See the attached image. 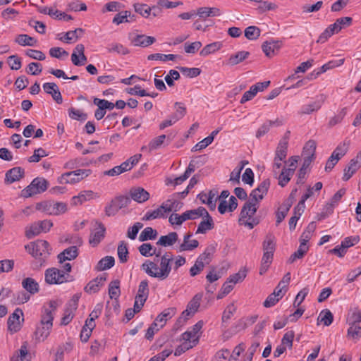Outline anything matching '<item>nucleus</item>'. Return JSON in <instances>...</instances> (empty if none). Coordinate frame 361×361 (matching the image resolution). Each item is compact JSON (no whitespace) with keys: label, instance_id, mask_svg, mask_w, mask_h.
<instances>
[{"label":"nucleus","instance_id":"9","mask_svg":"<svg viewBox=\"0 0 361 361\" xmlns=\"http://www.w3.org/2000/svg\"><path fill=\"white\" fill-rule=\"evenodd\" d=\"M48 182H31L30 184L21 191V196L30 197L47 189Z\"/></svg>","mask_w":361,"mask_h":361},{"label":"nucleus","instance_id":"24","mask_svg":"<svg viewBox=\"0 0 361 361\" xmlns=\"http://www.w3.org/2000/svg\"><path fill=\"white\" fill-rule=\"evenodd\" d=\"M324 99L322 97L320 99L311 102L309 104H305L301 107V114H310L314 111H318L322 106Z\"/></svg>","mask_w":361,"mask_h":361},{"label":"nucleus","instance_id":"32","mask_svg":"<svg viewBox=\"0 0 361 361\" xmlns=\"http://www.w3.org/2000/svg\"><path fill=\"white\" fill-rule=\"evenodd\" d=\"M192 233H188L185 235L183 242L180 245L179 250L180 252L192 250L199 246V242L197 240H192L191 244H189V239L192 237Z\"/></svg>","mask_w":361,"mask_h":361},{"label":"nucleus","instance_id":"27","mask_svg":"<svg viewBox=\"0 0 361 361\" xmlns=\"http://www.w3.org/2000/svg\"><path fill=\"white\" fill-rule=\"evenodd\" d=\"M176 313V307L166 308L156 317L154 322H156L157 324L159 322L161 324L160 328H162L165 325L167 319L171 318L175 315Z\"/></svg>","mask_w":361,"mask_h":361},{"label":"nucleus","instance_id":"11","mask_svg":"<svg viewBox=\"0 0 361 361\" xmlns=\"http://www.w3.org/2000/svg\"><path fill=\"white\" fill-rule=\"evenodd\" d=\"M345 59H334L328 61L327 63H324L323 66L320 67V68L317 71L314 70L312 73L310 74L308 76L309 79H315L317 78L320 74L324 73L326 72L329 70L339 67L342 66L344 63Z\"/></svg>","mask_w":361,"mask_h":361},{"label":"nucleus","instance_id":"40","mask_svg":"<svg viewBox=\"0 0 361 361\" xmlns=\"http://www.w3.org/2000/svg\"><path fill=\"white\" fill-rule=\"evenodd\" d=\"M118 257L121 263H126L128 259V250L127 243L125 241H121L117 249Z\"/></svg>","mask_w":361,"mask_h":361},{"label":"nucleus","instance_id":"31","mask_svg":"<svg viewBox=\"0 0 361 361\" xmlns=\"http://www.w3.org/2000/svg\"><path fill=\"white\" fill-rule=\"evenodd\" d=\"M168 210L164 207L159 206L157 209L153 211H148L146 212L145 216L142 217L143 221H150L157 218H165L166 211Z\"/></svg>","mask_w":361,"mask_h":361},{"label":"nucleus","instance_id":"35","mask_svg":"<svg viewBox=\"0 0 361 361\" xmlns=\"http://www.w3.org/2000/svg\"><path fill=\"white\" fill-rule=\"evenodd\" d=\"M223 47L221 42H214L211 44H207L200 51V54L202 56H207L209 54H214L220 50Z\"/></svg>","mask_w":361,"mask_h":361},{"label":"nucleus","instance_id":"23","mask_svg":"<svg viewBox=\"0 0 361 361\" xmlns=\"http://www.w3.org/2000/svg\"><path fill=\"white\" fill-rule=\"evenodd\" d=\"M250 56V52L247 51H240L235 54H231L226 64L228 66H235L246 60Z\"/></svg>","mask_w":361,"mask_h":361},{"label":"nucleus","instance_id":"25","mask_svg":"<svg viewBox=\"0 0 361 361\" xmlns=\"http://www.w3.org/2000/svg\"><path fill=\"white\" fill-rule=\"evenodd\" d=\"M178 239V235L176 232H170L166 235H161L157 242V245L168 247L173 245Z\"/></svg>","mask_w":361,"mask_h":361},{"label":"nucleus","instance_id":"57","mask_svg":"<svg viewBox=\"0 0 361 361\" xmlns=\"http://www.w3.org/2000/svg\"><path fill=\"white\" fill-rule=\"evenodd\" d=\"M90 170L78 169V170L65 173L61 176V178L63 179H65L66 178L70 177L71 176H80L81 179H83L88 176V175L90 174Z\"/></svg>","mask_w":361,"mask_h":361},{"label":"nucleus","instance_id":"58","mask_svg":"<svg viewBox=\"0 0 361 361\" xmlns=\"http://www.w3.org/2000/svg\"><path fill=\"white\" fill-rule=\"evenodd\" d=\"M237 307L235 306L233 303H231L228 305H227L226 308L223 312L222 315V322H226L228 320H229L234 314V313L236 312Z\"/></svg>","mask_w":361,"mask_h":361},{"label":"nucleus","instance_id":"49","mask_svg":"<svg viewBox=\"0 0 361 361\" xmlns=\"http://www.w3.org/2000/svg\"><path fill=\"white\" fill-rule=\"evenodd\" d=\"M108 51L110 53H116L118 54L126 55L129 53L128 49L123 44L119 43H112L108 47Z\"/></svg>","mask_w":361,"mask_h":361},{"label":"nucleus","instance_id":"59","mask_svg":"<svg viewBox=\"0 0 361 361\" xmlns=\"http://www.w3.org/2000/svg\"><path fill=\"white\" fill-rule=\"evenodd\" d=\"M7 62L11 69L15 71L19 70L22 66L20 59L16 55L10 56L7 59Z\"/></svg>","mask_w":361,"mask_h":361},{"label":"nucleus","instance_id":"45","mask_svg":"<svg viewBox=\"0 0 361 361\" xmlns=\"http://www.w3.org/2000/svg\"><path fill=\"white\" fill-rule=\"evenodd\" d=\"M93 192L91 190H87L80 192L78 196H74L72 198L71 204L77 205L78 204H82L83 202L87 201L92 198Z\"/></svg>","mask_w":361,"mask_h":361},{"label":"nucleus","instance_id":"39","mask_svg":"<svg viewBox=\"0 0 361 361\" xmlns=\"http://www.w3.org/2000/svg\"><path fill=\"white\" fill-rule=\"evenodd\" d=\"M214 228V223L212 216L206 217L198 225L196 233H205L207 231L212 230Z\"/></svg>","mask_w":361,"mask_h":361},{"label":"nucleus","instance_id":"38","mask_svg":"<svg viewBox=\"0 0 361 361\" xmlns=\"http://www.w3.org/2000/svg\"><path fill=\"white\" fill-rule=\"evenodd\" d=\"M350 142L349 140H345L338 145L331 154L338 159H341L348 152Z\"/></svg>","mask_w":361,"mask_h":361},{"label":"nucleus","instance_id":"28","mask_svg":"<svg viewBox=\"0 0 361 361\" xmlns=\"http://www.w3.org/2000/svg\"><path fill=\"white\" fill-rule=\"evenodd\" d=\"M106 231V228L102 223L99 224V230L94 232L93 234H91L89 243L92 246H97L102 240L104 238V234Z\"/></svg>","mask_w":361,"mask_h":361},{"label":"nucleus","instance_id":"30","mask_svg":"<svg viewBox=\"0 0 361 361\" xmlns=\"http://www.w3.org/2000/svg\"><path fill=\"white\" fill-rule=\"evenodd\" d=\"M115 259L112 256H106L102 258L97 264L94 269L97 271H102L109 269L114 267Z\"/></svg>","mask_w":361,"mask_h":361},{"label":"nucleus","instance_id":"52","mask_svg":"<svg viewBox=\"0 0 361 361\" xmlns=\"http://www.w3.org/2000/svg\"><path fill=\"white\" fill-rule=\"evenodd\" d=\"M316 229V224L314 221L310 222L305 230L302 232L300 240H304L305 242H308L311 238L312 233L314 232Z\"/></svg>","mask_w":361,"mask_h":361},{"label":"nucleus","instance_id":"8","mask_svg":"<svg viewBox=\"0 0 361 361\" xmlns=\"http://www.w3.org/2000/svg\"><path fill=\"white\" fill-rule=\"evenodd\" d=\"M69 276V274H65L63 271H61L55 267L47 269L44 273L45 281L48 284L63 283L68 281V277Z\"/></svg>","mask_w":361,"mask_h":361},{"label":"nucleus","instance_id":"60","mask_svg":"<svg viewBox=\"0 0 361 361\" xmlns=\"http://www.w3.org/2000/svg\"><path fill=\"white\" fill-rule=\"evenodd\" d=\"M142 157L141 154H136L130 157L126 161L123 162V166L126 167L127 171L130 170L134 166H135Z\"/></svg>","mask_w":361,"mask_h":361},{"label":"nucleus","instance_id":"18","mask_svg":"<svg viewBox=\"0 0 361 361\" xmlns=\"http://www.w3.org/2000/svg\"><path fill=\"white\" fill-rule=\"evenodd\" d=\"M130 42L134 46L147 47L155 42V38L145 35H136L130 37Z\"/></svg>","mask_w":361,"mask_h":361},{"label":"nucleus","instance_id":"34","mask_svg":"<svg viewBox=\"0 0 361 361\" xmlns=\"http://www.w3.org/2000/svg\"><path fill=\"white\" fill-rule=\"evenodd\" d=\"M149 289L148 285V281L147 279L142 280L138 286L137 293L135 297L140 300V302L142 300H147L149 296Z\"/></svg>","mask_w":361,"mask_h":361},{"label":"nucleus","instance_id":"54","mask_svg":"<svg viewBox=\"0 0 361 361\" xmlns=\"http://www.w3.org/2000/svg\"><path fill=\"white\" fill-rule=\"evenodd\" d=\"M180 71L183 75L190 78L197 77L201 73V70L199 68L180 67Z\"/></svg>","mask_w":361,"mask_h":361},{"label":"nucleus","instance_id":"50","mask_svg":"<svg viewBox=\"0 0 361 361\" xmlns=\"http://www.w3.org/2000/svg\"><path fill=\"white\" fill-rule=\"evenodd\" d=\"M202 298V294L197 293L196 294L192 299L189 302L187 305V308L190 310L194 314L196 312L200 305V301Z\"/></svg>","mask_w":361,"mask_h":361},{"label":"nucleus","instance_id":"14","mask_svg":"<svg viewBox=\"0 0 361 361\" xmlns=\"http://www.w3.org/2000/svg\"><path fill=\"white\" fill-rule=\"evenodd\" d=\"M204 325L203 321L197 322L193 326L191 331H185L182 334V339L185 341L192 342L195 345L199 339L197 334L200 331Z\"/></svg>","mask_w":361,"mask_h":361},{"label":"nucleus","instance_id":"42","mask_svg":"<svg viewBox=\"0 0 361 361\" xmlns=\"http://www.w3.org/2000/svg\"><path fill=\"white\" fill-rule=\"evenodd\" d=\"M121 294L120 281L116 279L109 284V295L111 299H117Z\"/></svg>","mask_w":361,"mask_h":361},{"label":"nucleus","instance_id":"48","mask_svg":"<svg viewBox=\"0 0 361 361\" xmlns=\"http://www.w3.org/2000/svg\"><path fill=\"white\" fill-rule=\"evenodd\" d=\"M15 42L20 46H34L36 40L27 35H19L16 37Z\"/></svg>","mask_w":361,"mask_h":361},{"label":"nucleus","instance_id":"26","mask_svg":"<svg viewBox=\"0 0 361 361\" xmlns=\"http://www.w3.org/2000/svg\"><path fill=\"white\" fill-rule=\"evenodd\" d=\"M188 219H194L193 216H192V213H190V210L185 212L181 215H178V214H172L169 216V221L172 225H181L183 222Z\"/></svg>","mask_w":361,"mask_h":361},{"label":"nucleus","instance_id":"19","mask_svg":"<svg viewBox=\"0 0 361 361\" xmlns=\"http://www.w3.org/2000/svg\"><path fill=\"white\" fill-rule=\"evenodd\" d=\"M106 274L99 276L90 281L85 287L84 290L86 293H97L99 290V287L103 285V283L106 280Z\"/></svg>","mask_w":361,"mask_h":361},{"label":"nucleus","instance_id":"22","mask_svg":"<svg viewBox=\"0 0 361 361\" xmlns=\"http://www.w3.org/2000/svg\"><path fill=\"white\" fill-rule=\"evenodd\" d=\"M197 15L202 19L208 17L220 16L221 10L217 7H200L197 10Z\"/></svg>","mask_w":361,"mask_h":361},{"label":"nucleus","instance_id":"33","mask_svg":"<svg viewBox=\"0 0 361 361\" xmlns=\"http://www.w3.org/2000/svg\"><path fill=\"white\" fill-rule=\"evenodd\" d=\"M262 249L263 252H271V253H274L276 250V238L272 233H269L265 236L262 243Z\"/></svg>","mask_w":361,"mask_h":361},{"label":"nucleus","instance_id":"20","mask_svg":"<svg viewBox=\"0 0 361 361\" xmlns=\"http://www.w3.org/2000/svg\"><path fill=\"white\" fill-rule=\"evenodd\" d=\"M78 249L76 246L73 245L66 249L63 252H60L57 257L60 263H63L66 260L75 259L78 256Z\"/></svg>","mask_w":361,"mask_h":361},{"label":"nucleus","instance_id":"10","mask_svg":"<svg viewBox=\"0 0 361 361\" xmlns=\"http://www.w3.org/2000/svg\"><path fill=\"white\" fill-rule=\"evenodd\" d=\"M269 84H270L269 81H264V82H257V83L252 85L250 87V90L246 91L243 94V95L240 99V104H244V103L251 100L252 99H253L259 92H262L264 90L267 88L268 86L269 85Z\"/></svg>","mask_w":361,"mask_h":361},{"label":"nucleus","instance_id":"13","mask_svg":"<svg viewBox=\"0 0 361 361\" xmlns=\"http://www.w3.org/2000/svg\"><path fill=\"white\" fill-rule=\"evenodd\" d=\"M84 53V45L82 44H77L71 54V61L75 66H83L87 62V59Z\"/></svg>","mask_w":361,"mask_h":361},{"label":"nucleus","instance_id":"5","mask_svg":"<svg viewBox=\"0 0 361 361\" xmlns=\"http://www.w3.org/2000/svg\"><path fill=\"white\" fill-rule=\"evenodd\" d=\"M61 304V302H59L58 300H50L43 305L39 322L41 325H46L49 327L53 326L55 312Z\"/></svg>","mask_w":361,"mask_h":361},{"label":"nucleus","instance_id":"55","mask_svg":"<svg viewBox=\"0 0 361 361\" xmlns=\"http://www.w3.org/2000/svg\"><path fill=\"white\" fill-rule=\"evenodd\" d=\"M260 35V30L256 26H249L245 30V36L250 40H254Z\"/></svg>","mask_w":361,"mask_h":361},{"label":"nucleus","instance_id":"63","mask_svg":"<svg viewBox=\"0 0 361 361\" xmlns=\"http://www.w3.org/2000/svg\"><path fill=\"white\" fill-rule=\"evenodd\" d=\"M119 209L116 202L113 199L110 203L105 207L104 212L107 216H111L116 215Z\"/></svg>","mask_w":361,"mask_h":361},{"label":"nucleus","instance_id":"43","mask_svg":"<svg viewBox=\"0 0 361 361\" xmlns=\"http://www.w3.org/2000/svg\"><path fill=\"white\" fill-rule=\"evenodd\" d=\"M317 320L322 322L324 326H329L334 321V315L329 310L324 309L320 312Z\"/></svg>","mask_w":361,"mask_h":361},{"label":"nucleus","instance_id":"1","mask_svg":"<svg viewBox=\"0 0 361 361\" xmlns=\"http://www.w3.org/2000/svg\"><path fill=\"white\" fill-rule=\"evenodd\" d=\"M25 249L35 258V260L32 262V267L35 270L39 269L45 265L51 250L49 243L44 240H37L30 242L25 245Z\"/></svg>","mask_w":361,"mask_h":361},{"label":"nucleus","instance_id":"2","mask_svg":"<svg viewBox=\"0 0 361 361\" xmlns=\"http://www.w3.org/2000/svg\"><path fill=\"white\" fill-rule=\"evenodd\" d=\"M159 262V259H154V262L147 260L142 265V269L151 277L157 278L160 280L167 279L171 271V265L170 261L166 259L160 258V267L159 269L157 264L155 262Z\"/></svg>","mask_w":361,"mask_h":361},{"label":"nucleus","instance_id":"46","mask_svg":"<svg viewBox=\"0 0 361 361\" xmlns=\"http://www.w3.org/2000/svg\"><path fill=\"white\" fill-rule=\"evenodd\" d=\"M135 12L141 15L142 17L147 18L151 16L152 8L145 4H135L133 5Z\"/></svg>","mask_w":361,"mask_h":361},{"label":"nucleus","instance_id":"47","mask_svg":"<svg viewBox=\"0 0 361 361\" xmlns=\"http://www.w3.org/2000/svg\"><path fill=\"white\" fill-rule=\"evenodd\" d=\"M177 58V55L175 54H152L147 56L148 60H154V61H174Z\"/></svg>","mask_w":361,"mask_h":361},{"label":"nucleus","instance_id":"3","mask_svg":"<svg viewBox=\"0 0 361 361\" xmlns=\"http://www.w3.org/2000/svg\"><path fill=\"white\" fill-rule=\"evenodd\" d=\"M315 145L314 142H308L303 148L302 164L297 173L299 180L307 179L311 171V163L314 159Z\"/></svg>","mask_w":361,"mask_h":361},{"label":"nucleus","instance_id":"21","mask_svg":"<svg viewBox=\"0 0 361 361\" xmlns=\"http://www.w3.org/2000/svg\"><path fill=\"white\" fill-rule=\"evenodd\" d=\"M289 133L290 132H287L286 135L280 140L275 152V157L283 160L286 159L288 152Z\"/></svg>","mask_w":361,"mask_h":361},{"label":"nucleus","instance_id":"12","mask_svg":"<svg viewBox=\"0 0 361 361\" xmlns=\"http://www.w3.org/2000/svg\"><path fill=\"white\" fill-rule=\"evenodd\" d=\"M23 315V310L16 308L15 311L9 316L7 324L8 329L11 333H16L20 329L21 325L20 322V317Z\"/></svg>","mask_w":361,"mask_h":361},{"label":"nucleus","instance_id":"44","mask_svg":"<svg viewBox=\"0 0 361 361\" xmlns=\"http://www.w3.org/2000/svg\"><path fill=\"white\" fill-rule=\"evenodd\" d=\"M157 231L151 227H146L140 234L139 240L144 242L148 240L155 239L157 236Z\"/></svg>","mask_w":361,"mask_h":361},{"label":"nucleus","instance_id":"6","mask_svg":"<svg viewBox=\"0 0 361 361\" xmlns=\"http://www.w3.org/2000/svg\"><path fill=\"white\" fill-rule=\"evenodd\" d=\"M67 207L65 202L44 201L37 204L36 208L48 215L58 216L66 212Z\"/></svg>","mask_w":361,"mask_h":361},{"label":"nucleus","instance_id":"7","mask_svg":"<svg viewBox=\"0 0 361 361\" xmlns=\"http://www.w3.org/2000/svg\"><path fill=\"white\" fill-rule=\"evenodd\" d=\"M299 156H291L284 162L282 169L276 176L279 180H290L298 167Z\"/></svg>","mask_w":361,"mask_h":361},{"label":"nucleus","instance_id":"36","mask_svg":"<svg viewBox=\"0 0 361 361\" xmlns=\"http://www.w3.org/2000/svg\"><path fill=\"white\" fill-rule=\"evenodd\" d=\"M25 171L20 167H14L6 173V180H20L24 178Z\"/></svg>","mask_w":361,"mask_h":361},{"label":"nucleus","instance_id":"61","mask_svg":"<svg viewBox=\"0 0 361 361\" xmlns=\"http://www.w3.org/2000/svg\"><path fill=\"white\" fill-rule=\"evenodd\" d=\"M42 232L39 223L35 222L33 224H32L29 229L26 230L25 231V236L31 239L34 238L35 236L39 235Z\"/></svg>","mask_w":361,"mask_h":361},{"label":"nucleus","instance_id":"53","mask_svg":"<svg viewBox=\"0 0 361 361\" xmlns=\"http://www.w3.org/2000/svg\"><path fill=\"white\" fill-rule=\"evenodd\" d=\"M247 164V161H240L238 164V165L231 173L230 178L228 180H240L242 170L244 169L245 164Z\"/></svg>","mask_w":361,"mask_h":361},{"label":"nucleus","instance_id":"4","mask_svg":"<svg viewBox=\"0 0 361 361\" xmlns=\"http://www.w3.org/2000/svg\"><path fill=\"white\" fill-rule=\"evenodd\" d=\"M259 203L252 200L247 201L240 212L239 221L248 218V220L244 223L250 229L253 228L255 226L259 224L260 220L258 217H254V215L257 211Z\"/></svg>","mask_w":361,"mask_h":361},{"label":"nucleus","instance_id":"62","mask_svg":"<svg viewBox=\"0 0 361 361\" xmlns=\"http://www.w3.org/2000/svg\"><path fill=\"white\" fill-rule=\"evenodd\" d=\"M245 346L243 343H240L236 345L233 349L232 354L230 355L228 361H238V357L245 350Z\"/></svg>","mask_w":361,"mask_h":361},{"label":"nucleus","instance_id":"17","mask_svg":"<svg viewBox=\"0 0 361 361\" xmlns=\"http://www.w3.org/2000/svg\"><path fill=\"white\" fill-rule=\"evenodd\" d=\"M270 187V182H262L250 194V200L259 202L267 195Z\"/></svg>","mask_w":361,"mask_h":361},{"label":"nucleus","instance_id":"51","mask_svg":"<svg viewBox=\"0 0 361 361\" xmlns=\"http://www.w3.org/2000/svg\"><path fill=\"white\" fill-rule=\"evenodd\" d=\"M140 254L145 257H150L156 253V247L152 245L150 243H143L139 248Z\"/></svg>","mask_w":361,"mask_h":361},{"label":"nucleus","instance_id":"41","mask_svg":"<svg viewBox=\"0 0 361 361\" xmlns=\"http://www.w3.org/2000/svg\"><path fill=\"white\" fill-rule=\"evenodd\" d=\"M51 329L52 327H49L46 325H41L40 323L37 324L35 331L36 339L40 340V338H42V341H44L50 334Z\"/></svg>","mask_w":361,"mask_h":361},{"label":"nucleus","instance_id":"64","mask_svg":"<svg viewBox=\"0 0 361 361\" xmlns=\"http://www.w3.org/2000/svg\"><path fill=\"white\" fill-rule=\"evenodd\" d=\"M348 335L353 338H360L361 337V326L352 324L348 329Z\"/></svg>","mask_w":361,"mask_h":361},{"label":"nucleus","instance_id":"16","mask_svg":"<svg viewBox=\"0 0 361 361\" xmlns=\"http://www.w3.org/2000/svg\"><path fill=\"white\" fill-rule=\"evenodd\" d=\"M282 44V42L279 40L267 41L263 43L262 48L267 56L271 57L279 51Z\"/></svg>","mask_w":361,"mask_h":361},{"label":"nucleus","instance_id":"56","mask_svg":"<svg viewBox=\"0 0 361 361\" xmlns=\"http://www.w3.org/2000/svg\"><path fill=\"white\" fill-rule=\"evenodd\" d=\"M68 116L71 118L78 121H85L87 119V114L80 109L71 108L68 110Z\"/></svg>","mask_w":361,"mask_h":361},{"label":"nucleus","instance_id":"29","mask_svg":"<svg viewBox=\"0 0 361 361\" xmlns=\"http://www.w3.org/2000/svg\"><path fill=\"white\" fill-rule=\"evenodd\" d=\"M23 288L32 295L39 292V286L38 283L32 278L27 277L22 281Z\"/></svg>","mask_w":361,"mask_h":361},{"label":"nucleus","instance_id":"37","mask_svg":"<svg viewBox=\"0 0 361 361\" xmlns=\"http://www.w3.org/2000/svg\"><path fill=\"white\" fill-rule=\"evenodd\" d=\"M360 168V163L356 159H352L344 169L343 178L349 180Z\"/></svg>","mask_w":361,"mask_h":361},{"label":"nucleus","instance_id":"15","mask_svg":"<svg viewBox=\"0 0 361 361\" xmlns=\"http://www.w3.org/2000/svg\"><path fill=\"white\" fill-rule=\"evenodd\" d=\"M130 199L138 203H143L149 199V193L141 187H133L129 190Z\"/></svg>","mask_w":361,"mask_h":361}]
</instances>
